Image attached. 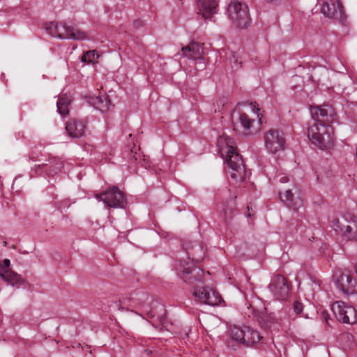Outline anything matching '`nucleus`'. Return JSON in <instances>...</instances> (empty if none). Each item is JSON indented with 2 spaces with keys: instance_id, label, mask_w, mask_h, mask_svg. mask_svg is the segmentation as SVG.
I'll return each mask as SVG.
<instances>
[{
  "instance_id": "10",
  "label": "nucleus",
  "mask_w": 357,
  "mask_h": 357,
  "mask_svg": "<svg viewBox=\"0 0 357 357\" xmlns=\"http://www.w3.org/2000/svg\"><path fill=\"white\" fill-rule=\"evenodd\" d=\"M269 289L273 296L279 301L286 300L290 292L289 283L283 276L280 275L271 279Z\"/></svg>"
},
{
  "instance_id": "27",
  "label": "nucleus",
  "mask_w": 357,
  "mask_h": 357,
  "mask_svg": "<svg viewBox=\"0 0 357 357\" xmlns=\"http://www.w3.org/2000/svg\"><path fill=\"white\" fill-rule=\"evenodd\" d=\"M243 335H245L244 326H234L231 328L230 336L234 341L242 344L243 340H245Z\"/></svg>"
},
{
  "instance_id": "6",
  "label": "nucleus",
  "mask_w": 357,
  "mask_h": 357,
  "mask_svg": "<svg viewBox=\"0 0 357 357\" xmlns=\"http://www.w3.org/2000/svg\"><path fill=\"white\" fill-rule=\"evenodd\" d=\"M96 198L98 202H102L107 207L122 208L126 205L124 193L116 186L96 195Z\"/></svg>"
},
{
  "instance_id": "29",
  "label": "nucleus",
  "mask_w": 357,
  "mask_h": 357,
  "mask_svg": "<svg viewBox=\"0 0 357 357\" xmlns=\"http://www.w3.org/2000/svg\"><path fill=\"white\" fill-rule=\"evenodd\" d=\"M70 100L68 98H60L56 102L57 111L61 115H66L68 113V105Z\"/></svg>"
},
{
  "instance_id": "5",
  "label": "nucleus",
  "mask_w": 357,
  "mask_h": 357,
  "mask_svg": "<svg viewBox=\"0 0 357 357\" xmlns=\"http://www.w3.org/2000/svg\"><path fill=\"white\" fill-rule=\"evenodd\" d=\"M331 227L337 232L340 233L346 240H357V216L346 215L343 221L333 220Z\"/></svg>"
},
{
  "instance_id": "3",
  "label": "nucleus",
  "mask_w": 357,
  "mask_h": 357,
  "mask_svg": "<svg viewBox=\"0 0 357 357\" xmlns=\"http://www.w3.org/2000/svg\"><path fill=\"white\" fill-rule=\"evenodd\" d=\"M307 136L311 143L320 149H328L335 144L333 128L327 123H314L307 129Z\"/></svg>"
},
{
  "instance_id": "26",
  "label": "nucleus",
  "mask_w": 357,
  "mask_h": 357,
  "mask_svg": "<svg viewBox=\"0 0 357 357\" xmlns=\"http://www.w3.org/2000/svg\"><path fill=\"white\" fill-rule=\"evenodd\" d=\"M66 39L82 40L89 39L86 32L68 26Z\"/></svg>"
},
{
  "instance_id": "19",
  "label": "nucleus",
  "mask_w": 357,
  "mask_h": 357,
  "mask_svg": "<svg viewBox=\"0 0 357 357\" xmlns=\"http://www.w3.org/2000/svg\"><path fill=\"white\" fill-rule=\"evenodd\" d=\"M68 26L65 24H59L55 22H50L46 26V31L52 37H57L61 39H66Z\"/></svg>"
},
{
  "instance_id": "32",
  "label": "nucleus",
  "mask_w": 357,
  "mask_h": 357,
  "mask_svg": "<svg viewBox=\"0 0 357 357\" xmlns=\"http://www.w3.org/2000/svg\"><path fill=\"white\" fill-rule=\"evenodd\" d=\"M276 181L281 183H286L289 181V179L286 175L279 174L276 177Z\"/></svg>"
},
{
  "instance_id": "22",
  "label": "nucleus",
  "mask_w": 357,
  "mask_h": 357,
  "mask_svg": "<svg viewBox=\"0 0 357 357\" xmlns=\"http://www.w3.org/2000/svg\"><path fill=\"white\" fill-rule=\"evenodd\" d=\"M244 332L243 337L245 340H243V345L251 346L258 343L262 339L259 332L251 327L244 326Z\"/></svg>"
},
{
  "instance_id": "21",
  "label": "nucleus",
  "mask_w": 357,
  "mask_h": 357,
  "mask_svg": "<svg viewBox=\"0 0 357 357\" xmlns=\"http://www.w3.org/2000/svg\"><path fill=\"white\" fill-rule=\"evenodd\" d=\"M280 197L289 208L297 210L302 206V201L300 198H294V194L290 189L286 190L283 194L280 193Z\"/></svg>"
},
{
  "instance_id": "14",
  "label": "nucleus",
  "mask_w": 357,
  "mask_h": 357,
  "mask_svg": "<svg viewBox=\"0 0 357 357\" xmlns=\"http://www.w3.org/2000/svg\"><path fill=\"white\" fill-rule=\"evenodd\" d=\"M321 11L328 18L340 19L343 15V6L339 0H336V3L333 0H326Z\"/></svg>"
},
{
  "instance_id": "24",
  "label": "nucleus",
  "mask_w": 357,
  "mask_h": 357,
  "mask_svg": "<svg viewBox=\"0 0 357 357\" xmlns=\"http://www.w3.org/2000/svg\"><path fill=\"white\" fill-rule=\"evenodd\" d=\"M1 278L8 282L13 287L19 286L24 283V280L19 274L15 273L14 271L8 269L3 275H2Z\"/></svg>"
},
{
  "instance_id": "35",
  "label": "nucleus",
  "mask_w": 357,
  "mask_h": 357,
  "mask_svg": "<svg viewBox=\"0 0 357 357\" xmlns=\"http://www.w3.org/2000/svg\"><path fill=\"white\" fill-rule=\"evenodd\" d=\"M355 271H356V273L357 274V264H356V266H355Z\"/></svg>"
},
{
  "instance_id": "30",
  "label": "nucleus",
  "mask_w": 357,
  "mask_h": 357,
  "mask_svg": "<svg viewBox=\"0 0 357 357\" xmlns=\"http://www.w3.org/2000/svg\"><path fill=\"white\" fill-rule=\"evenodd\" d=\"M99 55L97 54L96 50H90L86 52L81 59V61L88 64L93 63L97 61Z\"/></svg>"
},
{
  "instance_id": "28",
  "label": "nucleus",
  "mask_w": 357,
  "mask_h": 357,
  "mask_svg": "<svg viewBox=\"0 0 357 357\" xmlns=\"http://www.w3.org/2000/svg\"><path fill=\"white\" fill-rule=\"evenodd\" d=\"M48 167V174L54 175L59 172L63 167V162L61 159L52 158L49 165H43Z\"/></svg>"
},
{
  "instance_id": "4",
  "label": "nucleus",
  "mask_w": 357,
  "mask_h": 357,
  "mask_svg": "<svg viewBox=\"0 0 357 357\" xmlns=\"http://www.w3.org/2000/svg\"><path fill=\"white\" fill-rule=\"evenodd\" d=\"M230 20L238 28H245L250 23V17L248 6L238 1H232L227 8Z\"/></svg>"
},
{
  "instance_id": "17",
  "label": "nucleus",
  "mask_w": 357,
  "mask_h": 357,
  "mask_svg": "<svg viewBox=\"0 0 357 357\" xmlns=\"http://www.w3.org/2000/svg\"><path fill=\"white\" fill-rule=\"evenodd\" d=\"M199 11L205 19L213 17L218 11L217 0H197Z\"/></svg>"
},
{
  "instance_id": "18",
  "label": "nucleus",
  "mask_w": 357,
  "mask_h": 357,
  "mask_svg": "<svg viewBox=\"0 0 357 357\" xmlns=\"http://www.w3.org/2000/svg\"><path fill=\"white\" fill-rule=\"evenodd\" d=\"M253 315L257 317L259 324L265 328L275 327L278 324V319L273 313H266V312H259L253 309Z\"/></svg>"
},
{
  "instance_id": "12",
  "label": "nucleus",
  "mask_w": 357,
  "mask_h": 357,
  "mask_svg": "<svg viewBox=\"0 0 357 357\" xmlns=\"http://www.w3.org/2000/svg\"><path fill=\"white\" fill-rule=\"evenodd\" d=\"M193 296L204 304L217 305L221 303L222 298L214 289L209 287L197 288L193 291Z\"/></svg>"
},
{
  "instance_id": "34",
  "label": "nucleus",
  "mask_w": 357,
  "mask_h": 357,
  "mask_svg": "<svg viewBox=\"0 0 357 357\" xmlns=\"http://www.w3.org/2000/svg\"><path fill=\"white\" fill-rule=\"evenodd\" d=\"M268 2L273 3H278L281 1V0H266Z\"/></svg>"
},
{
  "instance_id": "1",
  "label": "nucleus",
  "mask_w": 357,
  "mask_h": 357,
  "mask_svg": "<svg viewBox=\"0 0 357 357\" xmlns=\"http://www.w3.org/2000/svg\"><path fill=\"white\" fill-rule=\"evenodd\" d=\"M217 146L221 155L225 158L229 169V174L236 183L243 182L250 175L245 169L243 160L233 146V140L227 135H222L217 140Z\"/></svg>"
},
{
  "instance_id": "23",
  "label": "nucleus",
  "mask_w": 357,
  "mask_h": 357,
  "mask_svg": "<svg viewBox=\"0 0 357 357\" xmlns=\"http://www.w3.org/2000/svg\"><path fill=\"white\" fill-rule=\"evenodd\" d=\"M185 249L187 250L188 255L192 258V260L196 263H199L204 258V248L198 243L195 242L191 247L185 245Z\"/></svg>"
},
{
  "instance_id": "2",
  "label": "nucleus",
  "mask_w": 357,
  "mask_h": 357,
  "mask_svg": "<svg viewBox=\"0 0 357 357\" xmlns=\"http://www.w3.org/2000/svg\"><path fill=\"white\" fill-rule=\"evenodd\" d=\"M252 114L238 113L233 116L234 129L245 135H252L258 132L262 123V114L258 105L250 103L249 107Z\"/></svg>"
},
{
  "instance_id": "16",
  "label": "nucleus",
  "mask_w": 357,
  "mask_h": 357,
  "mask_svg": "<svg viewBox=\"0 0 357 357\" xmlns=\"http://www.w3.org/2000/svg\"><path fill=\"white\" fill-rule=\"evenodd\" d=\"M184 56L201 63L204 59V48L199 43L192 42L182 49Z\"/></svg>"
},
{
  "instance_id": "25",
  "label": "nucleus",
  "mask_w": 357,
  "mask_h": 357,
  "mask_svg": "<svg viewBox=\"0 0 357 357\" xmlns=\"http://www.w3.org/2000/svg\"><path fill=\"white\" fill-rule=\"evenodd\" d=\"M91 103L96 109L101 112H105L109 109L110 100L106 96H98L92 98Z\"/></svg>"
},
{
  "instance_id": "9",
  "label": "nucleus",
  "mask_w": 357,
  "mask_h": 357,
  "mask_svg": "<svg viewBox=\"0 0 357 357\" xmlns=\"http://www.w3.org/2000/svg\"><path fill=\"white\" fill-rule=\"evenodd\" d=\"M264 142L268 151L275 154L284 149L285 139L281 131L271 129L264 135Z\"/></svg>"
},
{
  "instance_id": "20",
  "label": "nucleus",
  "mask_w": 357,
  "mask_h": 357,
  "mask_svg": "<svg viewBox=\"0 0 357 357\" xmlns=\"http://www.w3.org/2000/svg\"><path fill=\"white\" fill-rule=\"evenodd\" d=\"M66 129L70 136L79 138L82 137L84 132L85 124L82 121L73 119L66 123Z\"/></svg>"
},
{
  "instance_id": "7",
  "label": "nucleus",
  "mask_w": 357,
  "mask_h": 357,
  "mask_svg": "<svg viewBox=\"0 0 357 357\" xmlns=\"http://www.w3.org/2000/svg\"><path fill=\"white\" fill-rule=\"evenodd\" d=\"M336 319L342 323L353 324L357 321L356 309L343 301H336L331 306Z\"/></svg>"
},
{
  "instance_id": "13",
  "label": "nucleus",
  "mask_w": 357,
  "mask_h": 357,
  "mask_svg": "<svg viewBox=\"0 0 357 357\" xmlns=\"http://www.w3.org/2000/svg\"><path fill=\"white\" fill-rule=\"evenodd\" d=\"M310 113L314 123L329 124L333 115V110L328 105L311 106Z\"/></svg>"
},
{
  "instance_id": "8",
  "label": "nucleus",
  "mask_w": 357,
  "mask_h": 357,
  "mask_svg": "<svg viewBox=\"0 0 357 357\" xmlns=\"http://www.w3.org/2000/svg\"><path fill=\"white\" fill-rule=\"evenodd\" d=\"M149 308L150 307L148 305H143L142 306L141 310L142 312L146 314L149 317H157V319L159 321V324L155 325V327H160V329L169 331L170 327L172 326V324L167 320L164 306L161 304L153 303V306L151 307V309Z\"/></svg>"
},
{
  "instance_id": "33",
  "label": "nucleus",
  "mask_w": 357,
  "mask_h": 357,
  "mask_svg": "<svg viewBox=\"0 0 357 357\" xmlns=\"http://www.w3.org/2000/svg\"><path fill=\"white\" fill-rule=\"evenodd\" d=\"M234 61V66H232L233 68L238 69L239 67V65L241 63V62H238V58L236 57L234 55L233 56L232 59H231L230 62L231 63Z\"/></svg>"
},
{
  "instance_id": "11",
  "label": "nucleus",
  "mask_w": 357,
  "mask_h": 357,
  "mask_svg": "<svg viewBox=\"0 0 357 357\" xmlns=\"http://www.w3.org/2000/svg\"><path fill=\"white\" fill-rule=\"evenodd\" d=\"M177 274L181 280L188 284H192L194 281H201L203 275L202 269L192 267L188 262H180L176 266Z\"/></svg>"
},
{
  "instance_id": "31",
  "label": "nucleus",
  "mask_w": 357,
  "mask_h": 357,
  "mask_svg": "<svg viewBox=\"0 0 357 357\" xmlns=\"http://www.w3.org/2000/svg\"><path fill=\"white\" fill-rule=\"evenodd\" d=\"M303 308V304L299 301H295L294 303V310L296 314H300Z\"/></svg>"
},
{
  "instance_id": "15",
  "label": "nucleus",
  "mask_w": 357,
  "mask_h": 357,
  "mask_svg": "<svg viewBox=\"0 0 357 357\" xmlns=\"http://www.w3.org/2000/svg\"><path fill=\"white\" fill-rule=\"evenodd\" d=\"M336 284L345 294H357V281L348 273H342L337 279Z\"/></svg>"
}]
</instances>
